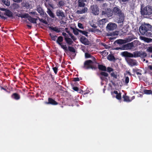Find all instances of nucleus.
<instances>
[{
    "label": "nucleus",
    "instance_id": "obj_1",
    "mask_svg": "<svg viewBox=\"0 0 152 152\" xmlns=\"http://www.w3.org/2000/svg\"><path fill=\"white\" fill-rule=\"evenodd\" d=\"M151 29L152 26L151 25L144 23L140 26L139 30L142 35L150 37L152 36Z\"/></svg>",
    "mask_w": 152,
    "mask_h": 152
},
{
    "label": "nucleus",
    "instance_id": "obj_2",
    "mask_svg": "<svg viewBox=\"0 0 152 152\" xmlns=\"http://www.w3.org/2000/svg\"><path fill=\"white\" fill-rule=\"evenodd\" d=\"M138 42L137 41H134L133 42L128 43L125 45H122L120 47H116L115 48V50H128L133 49L137 45Z\"/></svg>",
    "mask_w": 152,
    "mask_h": 152
},
{
    "label": "nucleus",
    "instance_id": "obj_3",
    "mask_svg": "<svg viewBox=\"0 0 152 152\" xmlns=\"http://www.w3.org/2000/svg\"><path fill=\"white\" fill-rule=\"evenodd\" d=\"M140 51H135L133 52V54L125 51L122 52L121 54L122 56L126 58H136L140 57Z\"/></svg>",
    "mask_w": 152,
    "mask_h": 152
},
{
    "label": "nucleus",
    "instance_id": "obj_4",
    "mask_svg": "<svg viewBox=\"0 0 152 152\" xmlns=\"http://www.w3.org/2000/svg\"><path fill=\"white\" fill-rule=\"evenodd\" d=\"M140 12L142 15H150L152 14V7L148 5L143 8L141 7Z\"/></svg>",
    "mask_w": 152,
    "mask_h": 152
},
{
    "label": "nucleus",
    "instance_id": "obj_5",
    "mask_svg": "<svg viewBox=\"0 0 152 152\" xmlns=\"http://www.w3.org/2000/svg\"><path fill=\"white\" fill-rule=\"evenodd\" d=\"M93 63V61L91 60H86L85 61L83 68L86 69H96L97 68L93 65L92 64Z\"/></svg>",
    "mask_w": 152,
    "mask_h": 152
},
{
    "label": "nucleus",
    "instance_id": "obj_6",
    "mask_svg": "<svg viewBox=\"0 0 152 152\" xmlns=\"http://www.w3.org/2000/svg\"><path fill=\"white\" fill-rule=\"evenodd\" d=\"M63 40V37L61 36H60L58 37L56 42L60 46L61 48L63 49L65 52H66L68 50V49L66 45H63L61 43Z\"/></svg>",
    "mask_w": 152,
    "mask_h": 152
},
{
    "label": "nucleus",
    "instance_id": "obj_7",
    "mask_svg": "<svg viewBox=\"0 0 152 152\" xmlns=\"http://www.w3.org/2000/svg\"><path fill=\"white\" fill-rule=\"evenodd\" d=\"M115 16L117 17V22L118 23H123L125 19V16L124 13L122 11Z\"/></svg>",
    "mask_w": 152,
    "mask_h": 152
},
{
    "label": "nucleus",
    "instance_id": "obj_8",
    "mask_svg": "<svg viewBox=\"0 0 152 152\" xmlns=\"http://www.w3.org/2000/svg\"><path fill=\"white\" fill-rule=\"evenodd\" d=\"M102 15L107 16L108 17L112 16L113 15V10L110 8L105 9L102 12Z\"/></svg>",
    "mask_w": 152,
    "mask_h": 152
},
{
    "label": "nucleus",
    "instance_id": "obj_9",
    "mask_svg": "<svg viewBox=\"0 0 152 152\" xmlns=\"http://www.w3.org/2000/svg\"><path fill=\"white\" fill-rule=\"evenodd\" d=\"M90 10L95 15H97L99 12V9L98 7L96 5L91 6L90 7Z\"/></svg>",
    "mask_w": 152,
    "mask_h": 152
},
{
    "label": "nucleus",
    "instance_id": "obj_10",
    "mask_svg": "<svg viewBox=\"0 0 152 152\" xmlns=\"http://www.w3.org/2000/svg\"><path fill=\"white\" fill-rule=\"evenodd\" d=\"M117 27V25L115 23H110L107 25L106 28L107 30L111 31L115 29Z\"/></svg>",
    "mask_w": 152,
    "mask_h": 152
},
{
    "label": "nucleus",
    "instance_id": "obj_11",
    "mask_svg": "<svg viewBox=\"0 0 152 152\" xmlns=\"http://www.w3.org/2000/svg\"><path fill=\"white\" fill-rule=\"evenodd\" d=\"M122 12V10L118 6L113 7V14L115 16L117 15Z\"/></svg>",
    "mask_w": 152,
    "mask_h": 152
},
{
    "label": "nucleus",
    "instance_id": "obj_12",
    "mask_svg": "<svg viewBox=\"0 0 152 152\" xmlns=\"http://www.w3.org/2000/svg\"><path fill=\"white\" fill-rule=\"evenodd\" d=\"M81 42L85 45H88L89 44V42L85 37L82 36L80 38Z\"/></svg>",
    "mask_w": 152,
    "mask_h": 152
},
{
    "label": "nucleus",
    "instance_id": "obj_13",
    "mask_svg": "<svg viewBox=\"0 0 152 152\" xmlns=\"http://www.w3.org/2000/svg\"><path fill=\"white\" fill-rule=\"evenodd\" d=\"M126 42L125 40L122 39H118L115 41L114 42V44L115 45L117 46L118 45H122Z\"/></svg>",
    "mask_w": 152,
    "mask_h": 152
},
{
    "label": "nucleus",
    "instance_id": "obj_14",
    "mask_svg": "<svg viewBox=\"0 0 152 152\" xmlns=\"http://www.w3.org/2000/svg\"><path fill=\"white\" fill-rule=\"evenodd\" d=\"M127 61L128 64L131 66L137 65V62L135 60H133L131 58H128Z\"/></svg>",
    "mask_w": 152,
    "mask_h": 152
},
{
    "label": "nucleus",
    "instance_id": "obj_15",
    "mask_svg": "<svg viewBox=\"0 0 152 152\" xmlns=\"http://www.w3.org/2000/svg\"><path fill=\"white\" fill-rule=\"evenodd\" d=\"M45 103L46 104H51L52 105H56L58 104L57 102L53 99L50 98H48V102H45Z\"/></svg>",
    "mask_w": 152,
    "mask_h": 152
},
{
    "label": "nucleus",
    "instance_id": "obj_16",
    "mask_svg": "<svg viewBox=\"0 0 152 152\" xmlns=\"http://www.w3.org/2000/svg\"><path fill=\"white\" fill-rule=\"evenodd\" d=\"M56 15L59 18H63L65 17L64 12L61 10H58L56 12Z\"/></svg>",
    "mask_w": 152,
    "mask_h": 152
},
{
    "label": "nucleus",
    "instance_id": "obj_17",
    "mask_svg": "<svg viewBox=\"0 0 152 152\" xmlns=\"http://www.w3.org/2000/svg\"><path fill=\"white\" fill-rule=\"evenodd\" d=\"M4 15H6L8 17L12 19L14 18L13 13L9 10H8L6 12H5L4 13Z\"/></svg>",
    "mask_w": 152,
    "mask_h": 152
},
{
    "label": "nucleus",
    "instance_id": "obj_18",
    "mask_svg": "<svg viewBox=\"0 0 152 152\" xmlns=\"http://www.w3.org/2000/svg\"><path fill=\"white\" fill-rule=\"evenodd\" d=\"M118 32L115 31L107 34V36L112 37H110V39H115L116 37L118 35Z\"/></svg>",
    "mask_w": 152,
    "mask_h": 152
},
{
    "label": "nucleus",
    "instance_id": "obj_19",
    "mask_svg": "<svg viewBox=\"0 0 152 152\" xmlns=\"http://www.w3.org/2000/svg\"><path fill=\"white\" fill-rule=\"evenodd\" d=\"M12 98L16 100H18L20 99V96L17 93L13 94L11 96Z\"/></svg>",
    "mask_w": 152,
    "mask_h": 152
},
{
    "label": "nucleus",
    "instance_id": "obj_20",
    "mask_svg": "<svg viewBox=\"0 0 152 152\" xmlns=\"http://www.w3.org/2000/svg\"><path fill=\"white\" fill-rule=\"evenodd\" d=\"M64 40L66 43L68 45H72L73 43V41L72 39L68 37L64 38Z\"/></svg>",
    "mask_w": 152,
    "mask_h": 152
},
{
    "label": "nucleus",
    "instance_id": "obj_21",
    "mask_svg": "<svg viewBox=\"0 0 152 152\" xmlns=\"http://www.w3.org/2000/svg\"><path fill=\"white\" fill-rule=\"evenodd\" d=\"M86 2V0H78V7H83L85 6V2Z\"/></svg>",
    "mask_w": 152,
    "mask_h": 152
},
{
    "label": "nucleus",
    "instance_id": "obj_22",
    "mask_svg": "<svg viewBox=\"0 0 152 152\" xmlns=\"http://www.w3.org/2000/svg\"><path fill=\"white\" fill-rule=\"evenodd\" d=\"M140 39L142 40H143L144 42L147 43L152 42V39L150 38L143 37H140Z\"/></svg>",
    "mask_w": 152,
    "mask_h": 152
},
{
    "label": "nucleus",
    "instance_id": "obj_23",
    "mask_svg": "<svg viewBox=\"0 0 152 152\" xmlns=\"http://www.w3.org/2000/svg\"><path fill=\"white\" fill-rule=\"evenodd\" d=\"M107 21V19L105 18L99 20L98 21V24L99 25V26H102L103 25H104Z\"/></svg>",
    "mask_w": 152,
    "mask_h": 152
},
{
    "label": "nucleus",
    "instance_id": "obj_24",
    "mask_svg": "<svg viewBox=\"0 0 152 152\" xmlns=\"http://www.w3.org/2000/svg\"><path fill=\"white\" fill-rule=\"evenodd\" d=\"M28 16V17L27 18H28V20L30 22L34 23H37L36 21L37 20V19L31 17V16H30L29 15Z\"/></svg>",
    "mask_w": 152,
    "mask_h": 152
},
{
    "label": "nucleus",
    "instance_id": "obj_25",
    "mask_svg": "<svg viewBox=\"0 0 152 152\" xmlns=\"http://www.w3.org/2000/svg\"><path fill=\"white\" fill-rule=\"evenodd\" d=\"M88 9L86 7H85L83 8L81 10H78L77 11V13L78 14H82L85 13L86 12H87Z\"/></svg>",
    "mask_w": 152,
    "mask_h": 152
},
{
    "label": "nucleus",
    "instance_id": "obj_26",
    "mask_svg": "<svg viewBox=\"0 0 152 152\" xmlns=\"http://www.w3.org/2000/svg\"><path fill=\"white\" fill-rule=\"evenodd\" d=\"M37 10L41 15H44V10L43 9L40 7V6L38 7H37Z\"/></svg>",
    "mask_w": 152,
    "mask_h": 152
},
{
    "label": "nucleus",
    "instance_id": "obj_27",
    "mask_svg": "<svg viewBox=\"0 0 152 152\" xmlns=\"http://www.w3.org/2000/svg\"><path fill=\"white\" fill-rule=\"evenodd\" d=\"M98 68L101 70L106 71H107L106 67L102 64L98 65Z\"/></svg>",
    "mask_w": 152,
    "mask_h": 152
},
{
    "label": "nucleus",
    "instance_id": "obj_28",
    "mask_svg": "<svg viewBox=\"0 0 152 152\" xmlns=\"http://www.w3.org/2000/svg\"><path fill=\"white\" fill-rule=\"evenodd\" d=\"M107 59L110 61H114L115 60L114 56L111 54H110L108 56Z\"/></svg>",
    "mask_w": 152,
    "mask_h": 152
},
{
    "label": "nucleus",
    "instance_id": "obj_29",
    "mask_svg": "<svg viewBox=\"0 0 152 152\" xmlns=\"http://www.w3.org/2000/svg\"><path fill=\"white\" fill-rule=\"evenodd\" d=\"M47 13L52 18H55V15L54 13L52 12L50 9L48 8V10Z\"/></svg>",
    "mask_w": 152,
    "mask_h": 152
},
{
    "label": "nucleus",
    "instance_id": "obj_30",
    "mask_svg": "<svg viewBox=\"0 0 152 152\" xmlns=\"http://www.w3.org/2000/svg\"><path fill=\"white\" fill-rule=\"evenodd\" d=\"M70 28L71 29L73 30V32L75 35H77L78 34V32H79V31H80V30L77 28H74L72 27H71Z\"/></svg>",
    "mask_w": 152,
    "mask_h": 152
},
{
    "label": "nucleus",
    "instance_id": "obj_31",
    "mask_svg": "<svg viewBox=\"0 0 152 152\" xmlns=\"http://www.w3.org/2000/svg\"><path fill=\"white\" fill-rule=\"evenodd\" d=\"M123 98L124 99V101L126 102H130L132 101V100H130L129 97L126 95H124Z\"/></svg>",
    "mask_w": 152,
    "mask_h": 152
},
{
    "label": "nucleus",
    "instance_id": "obj_32",
    "mask_svg": "<svg viewBox=\"0 0 152 152\" xmlns=\"http://www.w3.org/2000/svg\"><path fill=\"white\" fill-rule=\"evenodd\" d=\"M16 15L19 17H21L22 18H25L28 17V13H25L23 15H21L20 14H17Z\"/></svg>",
    "mask_w": 152,
    "mask_h": 152
},
{
    "label": "nucleus",
    "instance_id": "obj_33",
    "mask_svg": "<svg viewBox=\"0 0 152 152\" xmlns=\"http://www.w3.org/2000/svg\"><path fill=\"white\" fill-rule=\"evenodd\" d=\"M48 28L49 29L54 31L57 33H59L60 31V30L59 29L56 27H53L51 26H49Z\"/></svg>",
    "mask_w": 152,
    "mask_h": 152
},
{
    "label": "nucleus",
    "instance_id": "obj_34",
    "mask_svg": "<svg viewBox=\"0 0 152 152\" xmlns=\"http://www.w3.org/2000/svg\"><path fill=\"white\" fill-rule=\"evenodd\" d=\"M140 57L142 58H144L147 56V54L145 52L140 51Z\"/></svg>",
    "mask_w": 152,
    "mask_h": 152
},
{
    "label": "nucleus",
    "instance_id": "obj_35",
    "mask_svg": "<svg viewBox=\"0 0 152 152\" xmlns=\"http://www.w3.org/2000/svg\"><path fill=\"white\" fill-rule=\"evenodd\" d=\"M134 39V35H132V36L128 37L126 38V39L125 40H126V42H128L132 41Z\"/></svg>",
    "mask_w": 152,
    "mask_h": 152
},
{
    "label": "nucleus",
    "instance_id": "obj_36",
    "mask_svg": "<svg viewBox=\"0 0 152 152\" xmlns=\"http://www.w3.org/2000/svg\"><path fill=\"white\" fill-rule=\"evenodd\" d=\"M143 92L144 94H146L152 95V90H151L145 89L144 90Z\"/></svg>",
    "mask_w": 152,
    "mask_h": 152
},
{
    "label": "nucleus",
    "instance_id": "obj_37",
    "mask_svg": "<svg viewBox=\"0 0 152 152\" xmlns=\"http://www.w3.org/2000/svg\"><path fill=\"white\" fill-rule=\"evenodd\" d=\"M111 76L113 78V80L114 79H117V73L114 72H113L111 73L110 74Z\"/></svg>",
    "mask_w": 152,
    "mask_h": 152
},
{
    "label": "nucleus",
    "instance_id": "obj_38",
    "mask_svg": "<svg viewBox=\"0 0 152 152\" xmlns=\"http://www.w3.org/2000/svg\"><path fill=\"white\" fill-rule=\"evenodd\" d=\"M2 2L7 6H9L10 5V2L9 0H2Z\"/></svg>",
    "mask_w": 152,
    "mask_h": 152
},
{
    "label": "nucleus",
    "instance_id": "obj_39",
    "mask_svg": "<svg viewBox=\"0 0 152 152\" xmlns=\"http://www.w3.org/2000/svg\"><path fill=\"white\" fill-rule=\"evenodd\" d=\"M99 75L103 76L104 77H107L108 75V74L107 72H101L100 73Z\"/></svg>",
    "mask_w": 152,
    "mask_h": 152
},
{
    "label": "nucleus",
    "instance_id": "obj_40",
    "mask_svg": "<svg viewBox=\"0 0 152 152\" xmlns=\"http://www.w3.org/2000/svg\"><path fill=\"white\" fill-rule=\"evenodd\" d=\"M68 48V50L67 51L69 50L71 52L75 53V50L74 47L69 46Z\"/></svg>",
    "mask_w": 152,
    "mask_h": 152
},
{
    "label": "nucleus",
    "instance_id": "obj_41",
    "mask_svg": "<svg viewBox=\"0 0 152 152\" xmlns=\"http://www.w3.org/2000/svg\"><path fill=\"white\" fill-rule=\"evenodd\" d=\"M12 7L14 10L18 9L20 7L19 5L16 3H13L12 4Z\"/></svg>",
    "mask_w": 152,
    "mask_h": 152
},
{
    "label": "nucleus",
    "instance_id": "obj_42",
    "mask_svg": "<svg viewBox=\"0 0 152 152\" xmlns=\"http://www.w3.org/2000/svg\"><path fill=\"white\" fill-rule=\"evenodd\" d=\"M79 32H80V33L82 34H84V35H85L86 36H88V32L84 31H82L80 30V31H79Z\"/></svg>",
    "mask_w": 152,
    "mask_h": 152
},
{
    "label": "nucleus",
    "instance_id": "obj_43",
    "mask_svg": "<svg viewBox=\"0 0 152 152\" xmlns=\"http://www.w3.org/2000/svg\"><path fill=\"white\" fill-rule=\"evenodd\" d=\"M39 19L41 22H42L45 24H48V22L45 20H44L43 19L39 18Z\"/></svg>",
    "mask_w": 152,
    "mask_h": 152
},
{
    "label": "nucleus",
    "instance_id": "obj_44",
    "mask_svg": "<svg viewBox=\"0 0 152 152\" xmlns=\"http://www.w3.org/2000/svg\"><path fill=\"white\" fill-rule=\"evenodd\" d=\"M58 4L60 7L63 6L64 5V2L62 1H59Z\"/></svg>",
    "mask_w": 152,
    "mask_h": 152
},
{
    "label": "nucleus",
    "instance_id": "obj_45",
    "mask_svg": "<svg viewBox=\"0 0 152 152\" xmlns=\"http://www.w3.org/2000/svg\"><path fill=\"white\" fill-rule=\"evenodd\" d=\"M116 98L118 100H121V93H119L117 95H116Z\"/></svg>",
    "mask_w": 152,
    "mask_h": 152
},
{
    "label": "nucleus",
    "instance_id": "obj_46",
    "mask_svg": "<svg viewBox=\"0 0 152 152\" xmlns=\"http://www.w3.org/2000/svg\"><path fill=\"white\" fill-rule=\"evenodd\" d=\"M53 69L55 73L56 74L58 72V68L56 67H54L53 68Z\"/></svg>",
    "mask_w": 152,
    "mask_h": 152
},
{
    "label": "nucleus",
    "instance_id": "obj_47",
    "mask_svg": "<svg viewBox=\"0 0 152 152\" xmlns=\"http://www.w3.org/2000/svg\"><path fill=\"white\" fill-rule=\"evenodd\" d=\"M91 55L88 53H85V56L86 58H90L91 57Z\"/></svg>",
    "mask_w": 152,
    "mask_h": 152
},
{
    "label": "nucleus",
    "instance_id": "obj_48",
    "mask_svg": "<svg viewBox=\"0 0 152 152\" xmlns=\"http://www.w3.org/2000/svg\"><path fill=\"white\" fill-rule=\"evenodd\" d=\"M141 72V70H140V71H138V72H137L136 73L140 79L141 78V76L142 75Z\"/></svg>",
    "mask_w": 152,
    "mask_h": 152
},
{
    "label": "nucleus",
    "instance_id": "obj_49",
    "mask_svg": "<svg viewBox=\"0 0 152 152\" xmlns=\"http://www.w3.org/2000/svg\"><path fill=\"white\" fill-rule=\"evenodd\" d=\"M147 51L150 53H152V47H149L147 48Z\"/></svg>",
    "mask_w": 152,
    "mask_h": 152
},
{
    "label": "nucleus",
    "instance_id": "obj_50",
    "mask_svg": "<svg viewBox=\"0 0 152 152\" xmlns=\"http://www.w3.org/2000/svg\"><path fill=\"white\" fill-rule=\"evenodd\" d=\"M113 68L110 67H108L107 68V71L108 72H111L113 71Z\"/></svg>",
    "mask_w": 152,
    "mask_h": 152
},
{
    "label": "nucleus",
    "instance_id": "obj_51",
    "mask_svg": "<svg viewBox=\"0 0 152 152\" xmlns=\"http://www.w3.org/2000/svg\"><path fill=\"white\" fill-rule=\"evenodd\" d=\"M129 77L127 76L125 77V83L127 84L129 82Z\"/></svg>",
    "mask_w": 152,
    "mask_h": 152
},
{
    "label": "nucleus",
    "instance_id": "obj_52",
    "mask_svg": "<svg viewBox=\"0 0 152 152\" xmlns=\"http://www.w3.org/2000/svg\"><path fill=\"white\" fill-rule=\"evenodd\" d=\"M57 37V36L56 35L55 36H51V38L53 40L55 41L56 39V38Z\"/></svg>",
    "mask_w": 152,
    "mask_h": 152
},
{
    "label": "nucleus",
    "instance_id": "obj_53",
    "mask_svg": "<svg viewBox=\"0 0 152 152\" xmlns=\"http://www.w3.org/2000/svg\"><path fill=\"white\" fill-rule=\"evenodd\" d=\"M72 80L74 82L78 81L80 80V79L79 77H75L73 78Z\"/></svg>",
    "mask_w": 152,
    "mask_h": 152
},
{
    "label": "nucleus",
    "instance_id": "obj_54",
    "mask_svg": "<svg viewBox=\"0 0 152 152\" xmlns=\"http://www.w3.org/2000/svg\"><path fill=\"white\" fill-rule=\"evenodd\" d=\"M71 38L73 41H75L77 40L76 37L73 35L71 37Z\"/></svg>",
    "mask_w": 152,
    "mask_h": 152
},
{
    "label": "nucleus",
    "instance_id": "obj_55",
    "mask_svg": "<svg viewBox=\"0 0 152 152\" xmlns=\"http://www.w3.org/2000/svg\"><path fill=\"white\" fill-rule=\"evenodd\" d=\"M62 35L64 37V38L68 37V35L65 32H63L62 33Z\"/></svg>",
    "mask_w": 152,
    "mask_h": 152
},
{
    "label": "nucleus",
    "instance_id": "obj_56",
    "mask_svg": "<svg viewBox=\"0 0 152 152\" xmlns=\"http://www.w3.org/2000/svg\"><path fill=\"white\" fill-rule=\"evenodd\" d=\"M132 70H133V72H134V73L136 72V73H137V72H138V71H140V69H133Z\"/></svg>",
    "mask_w": 152,
    "mask_h": 152
},
{
    "label": "nucleus",
    "instance_id": "obj_57",
    "mask_svg": "<svg viewBox=\"0 0 152 152\" xmlns=\"http://www.w3.org/2000/svg\"><path fill=\"white\" fill-rule=\"evenodd\" d=\"M72 89L73 90L76 91H78L79 90V88L77 87H74Z\"/></svg>",
    "mask_w": 152,
    "mask_h": 152
},
{
    "label": "nucleus",
    "instance_id": "obj_58",
    "mask_svg": "<svg viewBox=\"0 0 152 152\" xmlns=\"http://www.w3.org/2000/svg\"><path fill=\"white\" fill-rule=\"evenodd\" d=\"M78 26L80 28H83V27L82 26V24L81 23H79L78 24Z\"/></svg>",
    "mask_w": 152,
    "mask_h": 152
},
{
    "label": "nucleus",
    "instance_id": "obj_59",
    "mask_svg": "<svg viewBox=\"0 0 152 152\" xmlns=\"http://www.w3.org/2000/svg\"><path fill=\"white\" fill-rule=\"evenodd\" d=\"M126 75H129L130 76H131L132 75L130 72L128 71H126Z\"/></svg>",
    "mask_w": 152,
    "mask_h": 152
},
{
    "label": "nucleus",
    "instance_id": "obj_60",
    "mask_svg": "<svg viewBox=\"0 0 152 152\" xmlns=\"http://www.w3.org/2000/svg\"><path fill=\"white\" fill-rule=\"evenodd\" d=\"M13 1L15 2L19 3L21 2L23 0H13Z\"/></svg>",
    "mask_w": 152,
    "mask_h": 152
},
{
    "label": "nucleus",
    "instance_id": "obj_61",
    "mask_svg": "<svg viewBox=\"0 0 152 152\" xmlns=\"http://www.w3.org/2000/svg\"><path fill=\"white\" fill-rule=\"evenodd\" d=\"M49 75H50V76L51 77V78L52 79V80H53V81H54V79H55L54 77L53 76V75H52V74H51V73H50Z\"/></svg>",
    "mask_w": 152,
    "mask_h": 152
},
{
    "label": "nucleus",
    "instance_id": "obj_62",
    "mask_svg": "<svg viewBox=\"0 0 152 152\" xmlns=\"http://www.w3.org/2000/svg\"><path fill=\"white\" fill-rule=\"evenodd\" d=\"M0 10L1 11H4L5 12H6V11H7V10L8 9L4 8H0Z\"/></svg>",
    "mask_w": 152,
    "mask_h": 152
},
{
    "label": "nucleus",
    "instance_id": "obj_63",
    "mask_svg": "<svg viewBox=\"0 0 152 152\" xmlns=\"http://www.w3.org/2000/svg\"><path fill=\"white\" fill-rule=\"evenodd\" d=\"M0 17L2 19H4V20H5V19H7V18L5 17L4 16L2 15H1V16H0Z\"/></svg>",
    "mask_w": 152,
    "mask_h": 152
},
{
    "label": "nucleus",
    "instance_id": "obj_64",
    "mask_svg": "<svg viewBox=\"0 0 152 152\" xmlns=\"http://www.w3.org/2000/svg\"><path fill=\"white\" fill-rule=\"evenodd\" d=\"M24 7H26V8H28L29 7V5L28 4H25L24 6Z\"/></svg>",
    "mask_w": 152,
    "mask_h": 152
}]
</instances>
